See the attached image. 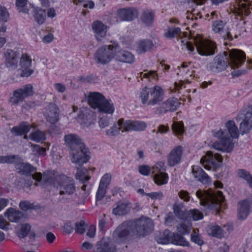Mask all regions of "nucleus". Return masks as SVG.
Here are the masks:
<instances>
[{
	"mask_svg": "<svg viewBox=\"0 0 252 252\" xmlns=\"http://www.w3.org/2000/svg\"><path fill=\"white\" fill-rule=\"evenodd\" d=\"M153 227L152 220L145 217L136 220L126 221L115 229L112 235L113 239L117 243H124L132 236L146 235Z\"/></svg>",
	"mask_w": 252,
	"mask_h": 252,
	"instance_id": "nucleus-1",
	"label": "nucleus"
},
{
	"mask_svg": "<svg viewBox=\"0 0 252 252\" xmlns=\"http://www.w3.org/2000/svg\"><path fill=\"white\" fill-rule=\"evenodd\" d=\"M245 54L241 50L232 49L224 52L222 55L217 56L214 60V67L218 71L224 70L229 65L234 70L231 72L233 76H239L246 72L245 70H241L238 68L245 60Z\"/></svg>",
	"mask_w": 252,
	"mask_h": 252,
	"instance_id": "nucleus-2",
	"label": "nucleus"
},
{
	"mask_svg": "<svg viewBox=\"0 0 252 252\" xmlns=\"http://www.w3.org/2000/svg\"><path fill=\"white\" fill-rule=\"evenodd\" d=\"M226 129H220L213 131V136L219 141L211 144V146L216 150L230 153L234 148L233 139L237 138L239 132L234 121H229L225 124Z\"/></svg>",
	"mask_w": 252,
	"mask_h": 252,
	"instance_id": "nucleus-3",
	"label": "nucleus"
},
{
	"mask_svg": "<svg viewBox=\"0 0 252 252\" xmlns=\"http://www.w3.org/2000/svg\"><path fill=\"white\" fill-rule=\"evenodd\" d=\"M187 37L183 39H180L182 45L186 47L188 50L192 52L194 50V46L192 42H194L197 52L202 56H208L213 55L215 53L216 46L215 43L209 40L204 39L200 35H198L191 39V41H189Z\"/></svg>",
	"mask_w": 252,
	"mask_h": 252,
	"instance_id": "nucleus-4",
	"label": "nucleus"
},
{
	"mask_svg": "<svg viewBox=\"0 0 252 252\" xmlns=\"http://www.w3.org/2000/svg\"><path fill=\"white\" fill-rule=\"evenodd\" d=\"M195 194L200 200V204L208 209L218 210L225 207L224 197L220 191L198 190Z\"/></svg>",
	"mask_w": 252,
	"mask_h": 252,
	"instance_id": "nucleus-5",
	"label": "nucleus"
},
{
	"mask_svg": "<svg viewBox=\"0 0 252 252\" xmlns=\"http://www.w3.org/2000/svg\"><path fill=\"white\" fill-rule=\"evenodd\" d=\"M164 94L161 87L155 85L151 88L145 87L142 88L139 92V97L143 104L153 106L163 101Z\"/></svg>",
	"mask_w": 252,
	"mask_h": 252,
	"instance_id": "nucleus-6",
	"label": "nucleus"
},
{
	"mask_svg": "<svg viewBox=\"0 0 252 252\" xmlns=\"http://www.w3.org/2000/svg\"><path fill=\"white\" fill-rule=\"evenodd\" d=\"M116 49L115 43L103 45L95 51L94 55L95 62L101 65H105L114 61Z\"/></svg>",
	"mask_w": 252,
	"mask_h": 252,
	"instance_id": "nucleus-7",
	"label": "nucleus"
},
{
	"mask_svg": "<svg viewBox=\"0 0 252 252\" xmlns=\"http://www.w3.org/2000/svg\"><path fill=\"white\" fill-rule=\"evenodd\" d=\"M54 186L59 190V194L67 197L75 191V186L73 180L64 175H60L56 178Z\"/></svg>",
	"mask_w": 252,
	"mask_h": 252,
	"instance_id": "nucleus-8",
	"label": "nucleus"
},
{
	"mask_svg": "<svg viewBox=\"0 0 252 252\" xmlns=\"http://www.w3.org/2000/svg\"><path fill=\"white\" fill-rule=\"evenodd\" d=\"M222 159L220 154L208 151L201 158L200 162L206 170L216 171L221 166Z\"/></svg>",
	"mask_w": 252,
	"mask_h": 252,
	"instance_id": "nucleus-9",
	"label": "nucleus"
},
{
	"mask_svg": "<svg viewBox=\"0 0 252 252\" xmlns=\"http://www.w3.org/2000/svg\"><path fill=\"white\" fill-rule=\"evenodd\" d=\"M15 70L20 72V76L22 77H28L33 74L34 68L32 66L31 57L27 54H22Z\"/></svg>",
	"mask_w": 252,
	"mask_h": 252,
	"instance_id": "nucleus-10",
	"label": "nucleus"
},
{
	"mask_svg": "<svg viewBox=\"0 0 252 252\" xmlns=\"http://www.w3.org/2000/svg\"><path fill=\"white\" fill-rule=\"evenodd\" d=\"M239 117L242 120L240 124V130L242 134L249 132L252 128V108L249 107L243 110L239 114Z\"/></svg>",
	"mask_w": 252,
	"mask_h": 252,
	"instance_id": "nucleus-11",
	"label": "nucleus"
},
{
	"mask_svg": "<svg viewBox=\"0 0 252 252\" xmlns=\"http://www.w3.org/2000/svg\"><path fill=\"white\" fill-rule=\"evenodd\" d=\"M163 165L162 162L158 163L151 169V172L154 174V182L158 185H164L168 182V176L164 172Z\"/></svg>",
	"mask_w": 252,
	"mask_h": 252,
	"instance_id": "nucleus-12",
	"label": "nucleus"
},
{
	"mask_svg": "<svg viewBox=\"0 0 252 252\" xmlns=\"http://www.w3.org/2000/svg\"><path fill=\"white\" fill-rule=\"evenodd\" d=\"M183 154V148L181 146L173 148L167 155V163L169 166L173 167L181 162Z\"/></svg>",
	"mask_w": 252,
	"mask_h": 252,
	"instance_id": "nucleus-13",
	"label": "nucleus"
},
{
	"mask_svg": "<svg viewBox=\"0 0 252 252\" xmlns=\"http://www.w3.org/2000/svg\"><path fill=\"white\" fill-rule=\"evenodd\" d=\"M250 0H236L235 3L230 7V11L239 15H248L250 13Z\"/></svg>",
	"mask_w": 252,
	"mask_h": 252,
	"instance_id": "nucleus-14",
	"label": "nucleus"
},
{
	"mask_svg": "<svg viewBox=\"0 0 252 252\" xmlns=\"http://www.w3.org/2000/svg\"><path fill=\"white\" fill-rule=\"evenodd\" d=\"M88 153V149L85 146L83 148L73 149L71 152V161L79 165L86 163L89 158Z\"/></svg>",
	"mask_w": 252,
	"mask_h": 252,
	"instance_id": "nucleus-15",
	"label": "nucleus"
},
{
	"mask_svg": "<svg viewBox=\"0 0 252 252\" xmlns=\"http://www.w3.org/2000/svg\"><path fill=\"white\" fill-rule=\"evenodd\" d=\"M19 52L8 49L4 53L5 64L10 69L15 70L18 67V61L20 59Z\"/></svg>",
	"mask_w": 252,
	"mask_h": 252,
	"instance_id": "nucleus-16",
	"label": "nucleus"
},
{
	"mask_svg": "<svg viewBox=\"0 0 252 252\" xmlns=\"http://www.w3.org/2000/svg\"><path fill=\"white\" fill-rule=\"evenodd\" d=\"M92 28L96 40L102 41L105 37L108 27L99 21H95L92 24Z\"/></svg>",
	"mask_w": 252,
	"mask_h": 252,
	"instance_id": "nucleus-17",
	"label": "nucleus"
},
{
	"mask_svg": "<svg viewBox=\"0 0 252 252\" xmlns=\"http://www.w3.org/2000/svg\"><path fill=\"white\" fill-rule=\"evenodd\" d=\"M190 174L192 176V179L196 180L203 184L208 185L211 182L209 176L198 165L191 166Z\"/></svg>",
	"mask_w": 252,
	"mask_h": 252,
	"instance_id": "nucleus-18",
	"label": "nucleus"
},
{
	"mask_svg": "<svg viewBox=\"0 0 252 252\" xmlns=\"http://www.w3.org/2000/svg\"><path fill=\"white\" fill-rule=\"evenodd\" d=\"M115 48L116 51L115 53L114 61L128 63L134 61V57L130 53L122 50L117 44L115 43Z\"/></svg>",
	"mask_w": 252,
	"mask_h": 252,
	"instance_id": "nucleus-19",
	"label": "nucleus"
},
{
	"mask_svg": "<svg viewBox=\"0 0 252 252\" xmlns=\"http://www.w3.org/2000/svg\"><path fill=\"white\" fill-rule=\"evenodd\" d=\"M65 144L69 146L71 150L85 147L82 140L75 134H66L64 137Z\"/></svg>",
	"mask_w": 252,
	"mask_h": 252,
	"instance_id": "nucleus-20",
	"label": "nucleus"
},
{
	"mask_svg": "<svg viewBox=\"0 0 252 252\" xmlns=\"http://www.w3.org/2000/svg\"><path fill=\"white\" fill-rule=\"evenodd\" d=\"M146 126V124L143 121L125 120L122 127L124 128L126 132H128L131 131H142Z\"/></svg>",
	"mask_w": 252,
	"mask_h": 252,
	"instance_id": "nucleus-21",
	"label": "nucleus"
},
{
	"mask_svg": "<svg viewBox=\"0 0 252 252\" xmlns=\"http://www.w3.org/2000/svg\"><path fill=\"white\" fill-rule=\"evenodd\" d=\"M88 104L94 109L97 110L105 97L97 92H90L86 95Z\"/></svg>",
	"mask_w": 252,
	"mask_h": 252,
	"instance_id": "nucleus-22",
	"label": "nucleus"
},
{
	"mask_svg": "<svg viewBox=\"0 0 252 252\" xmlns=\"http://www.w3.org/2000/svg\"><path fill=\"white\" fill-rule=\"evenodd\" d=\"M117 16L122 21H131L137 17L138 11L134 8H122L117 11Z\"/></svg>",
	"mask_w": 252,
	"mask_h": 252,
	"instance_id": "nucleus-23",
	"label": "nucleus"
},
{
	"mask_svg": "<svg viewBox=\"0 0 252 252\" xmlns=\"http://www.w3.org/2000/svg\"><path fill=\"white\" fill-rule=\"evenodd\" d=\"M59 109L54 104H50L45 111L46 120L51 124H55L59 120Z\"/></svg>",
	"mask_w": 252,
	"mask_h": 252,
	"instance_id": "nucleus-24",
	"label": "nucleus"
},
{
	"mask_svg": "<svg viewBox=\"0 0 252 252\" xmlns=\"http://www.w3.org/2000/svg\"><path fill=\"white\" fill-rule=\"evenodd\" d=\"M96 110L100 115H111L115 111V107L111 100L105 98Z\"/></svg>",
	"mask_w": 252,
	"mask_h": 252,
	"instance_id": "nucleus-25",
	"label": "nucleus"
},
{
	"mask_svg": "<svg viewBox=\"0 0 252 252\" xmlns=\"http://www.w3.org/2000/svg\"><path fill=\"white\" fill-rule=\"evenodd\" d=\"M131 207V204L129 201H120L117 207L113 209V214L116 216L124 215L129 211Z\"/></svg>",
	"mask_w": 252,
	"mask_h": 252,
	"instance_id": "nucleus-26",
	"label": "nucleus"
},
{
	"mask_svg": "<svg viewBox=\"0 0 252 252\" xmlns=\"http://www.w3.org/2000/svg\"><path fill=\"white\" fill-rule=\"evenodd\" d=\"M153 47L152 41L144 39L138 40L136 43L135 50L139 54H142L150 51Z\"/></svg>",
	"mask_w": 252,
	"mask_h": 252,
	"instance_id": "nucleus-27",
	"label": "nucleus"
},
{
	"mask_svg": "<svg viewBox=\"0 0 252 252\" xmlns=\"http://www.w3.org/2000/svg\"><path fill=\"white\" fill-rule=\"evenodd\" d=\"M124 123H125L124 119H119L116 124L106 130V134L108 136H114L118 135L121 132H126V130L122 127Z\"/></svg>",
	"mask_w": 252,
	"mask_h": 252,
	"instance_id": "nucleus-28",
	"label": "nucleus"
},
{
	"mask_svg": "<svg viewBox=\"0 0 252 252\" xmlns=\"http://www.w3.org/2000/svg\"><path fill=\"white\" fill-rule=\"evenodd\" d=\"M116 248L109 238H103L97 244L95 252H115Z\"/></svg>",
	"mask_w": 252,
	"mask_h": 252,
	"instance_id": "nucleus-29",
	"label": "nucleus"
},
{
	"mask_svg": "<svg viewBox=\"0 0 252 252\" xmlns=\"http://www.w3.org/2000/svg\"><path fill=\"white\" fill-rule=\"evenodd\" d=\"M5 216L11 222H17L24 218L23 213L12 208H8L5 212Z\"/></svg>",
	"mask_w": 252,
	"mask_h": 252,
	"instance_id": "nucleus-30",
	"label": "nucleus"
},
{
	"mask_svg": "<svg viewBox=\"0 0 252 252\" xmlns=\"http://www.w3.org/2000/svg\"><path fill=\"white\" fill-rule=\"evenodd\" d=\"M250 212L249 202L247 200L240 202L238 208V216L239 220H244L248 216Z\"/></svg>",
	"mask_w": 252,
	"mask_h": 252,
	"instance_id": "nucleus-31",
	"label": "nucleus"
},
{
	"mask_svg": "<svg viewBox=\"0 0 252 252\" xmlns=\"http://www.w3.org/2000/svg\"><path fill=\"white\" fill-rule=\"evenodd\" d=\"M178 105L179 103L176 98H170L161 104L160 107V111L166 112L169 111H175L177 109Z\"/></svg>",
	"mask_w": 252,
	"mask_h": 252,
	"instance_id": "nucleus-32",
	"label": "nucleus"
},
{
	"mask_svg": "<svg viewBox=\"0 0 252 252\" xmlns=\"http://www.w3.org/2000/svg\"><path fill=\"white\" fill-rule=\"evenodd\" d=\"M32 126L27 122L21 123L19 125L13 127L11 132L15 135H22L28 133Z\"/></svg>",
	"mask_w": 252,
	"mask_h": 252,
	"instance_id": "nucleus-33",
	"label": "nucleus"
},
{
	"mask_svg": "<svg viewBox=\"0 0 252 252\" xmlns=\"http://www.w3.org/2000/svg\"><path fill=\"white\" fill-rule=\"evenodd\" d=\"M30 5L31 12H32L35 21L39 25L42 24L46 19V12L45 10L35 7L32 4Z\"/></svg>",
	"mask_w": 252,
	"mask_h": 252,
	"instance_id": "nucleus-34",
	"label": "nucleus"
},
{
	"mask_svg": "<svg viewBox=\"0 0 252 252\" xmlns=\"http://www.w3.org/2000/svg\"><path fill=\"white\" fill-rule=\"evenodd\" d=\"M16 170L22 175L28 176L33 171V167L29 163L20 162L16 165Z\"/></svg>",
	"mask_w": 252,
	"mask_h": 252,
	"instance_id": "nucleus-35",
	"label": "nucleus"
},
{
	"mask_svg": "<svg viewBox=\"0 0 252 252\" xmlns=\"http://www.w3.org/2000/svg\"><path fill=\"white\" fill-rule=\"evenodd\" d=\"M174 233L168 230H165L159 238L158 240V243L162 244H172L174 239Z\"/></svg>",
	"mask_w": 252,
	"mask_h": 252,
	"instance_id": "nucleus-36",
	"label": "nucleus"
},
{
	"mask_svg": "<svg viewBox=\"0 0 252 252\" xmlns=\"http://www.w3.org/2000/svg\"><path fill=\"white\" fill-rule=\"evenodd\" d=\"M207 233L209 235L212 236L221 238L223 237V232H222V228L219 225H209L207 228Z\"/></svg>",
	"mask_w": 252,
	"mask_h": 252,
	"instance_id": "nucleus-37",
	"label": "nucleus"
},
{
	"mask_svg": "<svg viewBox=\"0 0 252 252\" xmlns=\"http://www.w3.org/2000/svg\"><path fill=\"white\" fill-rule=\"evenodd\" d=\"M29 139L36 142H42L46 139L45 133L40 130H35L29 135Z\"/></svg>",
	"mask_w": 252,
	"mask_h": 252,
	"instance_id": "nucleus-38",
	"label": "nucleus"
},
{
	"mask_svg": "<svg viewBox=\"0 0 252 252\" xmlns=\"http://www.w3.org/2000/svg\"><path fill=\"white\" fill-rule=\"evenodd\" d=\"M88 173L87 169L84 167H81L80 168H78L76 174V179L80 180L83 183L88 181L90 178Z\"/></svg>",
	"mask_w": 252,
	"mask_h": 252,
	"instance_id": "nucleus-39",
	"label": "nucleus"
},
{
	"mask_svg": "<svg viewBox=\"0 0 252 252\" xmlns=\"http://www.w3.org/2000/svg\"><path fill=\"white\" fill-rule=\"evenodd\" d=\"M172 244L183 247H189L190 245L189 242L184 237L179 234L175 233H174Z\"/></svg>",
	"mask_w": 252,
	"mask_h": 252,
	"instance_id": "nucleus-40",
	"label": "nucleus"
},
{
	"mask_svg": "<svg viewBox=\"0 0 252 252\" xmlns=\"http://www.w3.org/2000/svg\"><path fill=\"white\" fill-rule=\"evenodd\" d=\"M191 227V225L190 222L184 220L177 227V231L181 234H188L190 232Z\"/></svg>",
	"mask_w": 252,
	"mask_h": 252,
	"instance_id": "nucleus-41",
	"label": "nucleus"
},
{
	"mask_svg": "<svg viewBox=\"0 0 252 252\" xmlns=\"http://www.w3.org/2000/svg\"><path fill=\"white\" fill-rule=\"evenodd\" d=\"M237 175L239 178L244 179L252 188V176L249 172L244 169H239Z\"/></svg>",
	"mask_w": 252,
	"mask_h": 252,
	"instance_id": "nucleus-42",
	"label": "nucleus"
},
{
	"mask_svg": "<svg viewBox=\"0 0 252 252\" xmlns=\"http://www.w3.org/2000/svg\"><path fill=\"white\" fill-rule=\"evenodd\" d=\"M154 14L153 11L147 10L143 13L141 17V20L146 25H150L153 21Z\"/></svg>",
	"mask_w": 252,
	"mask_h": 252,
	"instance_id": "nucleus-43",
	"label": "nucleus"
},
{
	"mask_svg": "<svg viewBox=\"0 0 252 252\" xmlns=\"http://www.w3.org/2000/svg\"><path fill=\"white\" fill-rule=\"evenodd\" d=\"M25 98L23 96L18 89L14 91L12 96L10 97L9 101L13 104H17L23 101Z\"/></svg>",
	"mask_w": 252,
	"mask_h": 252,
	"instance_id": "nucleus-44",
	"label": "nucleus"
},
{
	"mask_svg": "<svg viewBox=\"0 0 252 252\" xmlns=\"http://www.w3.org/2000/svg\"><path fill=\"white\" fill-rule=\"evenodd\" d=\"M171 128L173 132L177 135H181L184 132V126L182 122H174Z\"/></svg>",
	"mask_w": 252,
	"mask_h": 252,
	"instance_id": "nucleus-45",
	"label": "nucleus"
},
{
	"mask_svg": "<svg viewBox=\"0 0 252 252\" xmlns=\"http://www.w3.org/2000/svg\"><path fill=\"white\" fill-rule=\"evenodd\" d=\"M111 116L105 115H100L98 122L100 128H104L108 127L110 123Z\"/></svg>",
	"mask_w": 252,
	"mask_h": 252,
	"instance_id": "nucleus-46",
	"label": "nucleus"
},
{
	"mask_svg": "<svg viewBox=\"0 0 252 252\" xmlns=\"http://www.w3.org/2000/svg\"><path fill=\"white\" fill-rule=\"evenodd\" d=\"M18 90L20 92L25 98L32 95L34 93L33 87L31 84L26 85L22 88L19 89Z\"/></svg>",
	"mask_w": 252,
	"mask_h": 252,
	"instance_id": "nucleus-47",
	"label": "nucleus"
},
{
	"mask_svg": "<svg viewBox=\"0 0 252 252\" xmlns=\"http://www.w3.org/2000/svg\"><path fill=\"white\" fill-rule=\"evenodd\" d=\"M16 6L20 11L23 12L25 13L29 14L31 11V7L28 9L27 7V0H17ZM30 6H31L30 5Z\"/></svg>",
	"mask_w": 252,
	"mask_h": 252,
	"instance_id": "nucleus-48",
	"label": "nucleus"
},
{
	"mask_svg": "<svg viewBox=\"0 0 252 252\" xmlns=\"http://www.w3.org/2000/svg\"><path fill=\"white\" fill-rule=\"evenodd\" d=\"M191 241L195 244L201 246L204 244V241L201 235L198 232V230H193L191 234Z\"/></svg>",
	"mask_w": 252,
	"mask_h": 252,
	"instance_id": "nucleus-49",
	"label": "nucleus"
},
{
	"mask_svg": "<svg viewBox=\"0 0 252 252\" xmlns=\"http://www.w3.org/2000/svg\"><path fill=\"white\" fill-rule=\"evenodd\" d=\"M173 210L175 215L181 219H184L185 212L183 210V205L182 204L175 203L173 206Z\"/></svg>",
	"mask_w": 252,
	"mask_h": 252,
	"instance_id": "nucleus-50",
	"label": "nucleus"
},
{
	"mask_svg": "<svg viewBox=\"0 0 252 252\" xmlns=\"http://www.w3.org/2000/svg\"><path fill=\"white\" fill-rule=\"evenodd\" d=\"M94 118L93 116L88 115L86 116L85 118L83 117L82 121L80 122L81 125L84 127H92V126L94 125Z\"/></svg>",
	"mask_w": 252,
	"mask_h": 252,
	"instance_id": "nucleus-51",
	"label": "nucleus"
},
{
	"mask_svg": "<svg viewBox=\"0 0 252 252\" xmlns=\"http://www.w3.org/2000/svg\"><path fill=\"white\" fill-rule=\"evenodd\" d=\"M188 215L194 221H197L203 218V214L196 209L190 210L188 212Z\"/></svg>",
	"mask_w": 252,
	"mask_h": 252,
	"instance_id": "nucleus-52",
	"label": "nucleus"
},
{
	"mask_svg": "<svg viewBox=\"0 0 252 252\" xmlns=\"http://www.w3.org/2000/svg\"><path fill=\"white\" fill-rule=\"evenodd\" d=\"M181 32L180 29L176 27L169 28L167 32L164 34L166 37L172 38L180 34H182Z\"/></svg>",
	"mask_w": 252,
	"mask_h": 252,
	"instance_id": "nucleus-53",
	"label": "nucleus"
},
{
	"mask_svg": "<svg viewBox=\"0 0 252 252\" xmlns=\"http://www.w3.org/2000/svg\"><path fill=\"white\" fill-rule=\"evenodd\" d=\"M140 77L141 78H145L148 79L149 81L152 80H158V75L156 71H149L146 72H142L140 73Z\"/></svg>",
	"mask_w": 252,
	"mask_h": 252,
	"instance_id": "nucleus-54",
	"label": "nucleus"
},
{
	"mask_svg": "<svg viewBox=\"0 0 252 252\" xmlns=\"http://www.w3.org/2000/svg\"><path fill=\"white\" fill-rule=\"evenodd\" d=\"M16 158V157L13 155L0 156V164H11L15 161Z\"/></svg>",
	"mask_w": 252,
	"mask_h": 252,
	"instance_id": "nucleus-55",
	"label": "nucleus"
},
{
	"mask_svg": "<svg viewBox=\"0 0 252 252\" xmlns=\"http://www.w3.org/2000/svg\"><path fill=\"white\" fill-rule=\"evenodd\" d=\"M224 26V22L221 20H215L212 24V30L216 33L220 32Z\"/></svg>",
	"mask_w": 252,
	"mask_h": 252,
	"instance_id": "nucleus-56",
	"label": "nucleus"
},
{
	"mask_svg": "<svg viewBox=\"0 0 252 252\" xmlns=\"http://www.w3.org/2000/svg\"><path fill=\"white\" fill-rule=\"evenodd\" d=\"M31 229V226L29 224H23L21 225V229L18 232V237L23 238L26 237Z\"/></svg>",
	"mask_w": 252,
	"mask_h": 252,
	"instance_id": "nucleus-57",
	"label": "nucleus"
},
{
	"mask_svg": "<svg viewBox=\"0 0 252 252\" xmlns=\"http://www.w3.org/2000/svg\"><path fill=\"white\" fill-rule=\"evenodd\" d=\"M111 180V175L109 173L105 174L101 178L99 186L107 188Z\"/></svg>",
	"mask_w": 252,
	"mask_h": 252,
	"instance_id": "nucleus-58",
	"label": "nucleus"
},
{
	"mask_svg": "<svg viewBox=\"0 0 252 252\" xmlns=\"http://www.w3.org/2000/svg\"><path fill=\"white\" fill-rule=\"evenodd\" d=\"M32 151L35 154L40 156H45L46 155V149L40 147L37 145H32Z\"/></svg>",
	"mask_w": 252,
	"mask_h": 252,
	"instance_id": "nucleus-59",
	"label": "nucleus"
},
{
	"mask_svg": "<svg viewBox=\"0 0 252 252\" xmlns=\"http://www.w3.org/2000/svg\"><path fill=\"white\" fill-rule=\"evenodd\" d=\"M9 18V14L7 9L2 6H0V21L7 22Z\"/></svg>",
	"mask_w": 252,
	"mask_h": 252,
	"instance_id": "nucleus-60",
	"label": "nucleus"
},
{
	"mask_svg": "<svg viewBox=\"0 0 252 252\" xmlns=\"http://www.w3.org/2000/svg\"><path fill=\"white\" fill-rule=\"evenodd\" d=\"M106 188L101 187L99 185L98 189L96 194V198L97 201L101 200L103 198L104 194L106 193Z\"/></svg>",
	"mask_w": 252,
	"mask_h": 252,
	"instance_id": "nucleus-61",
	"label": "nucleus"
},
{
	"mask_svg": "<svg viewBox=\"0 0 252 252\" xmlns=\"http://www.w3.org/2000/svg\"><path fill=\"white\" fill-rule=\"evenodd\" d=\"M19 207L24 211H28L32 208V205L29 201L23 200L20 202Z\"/></svg>",
	"mask_w": 252,
	"mask_h": 252,
	"instance_id": "nucleus-62",
	"label": "nucleus"
},
{
	"mask_svg": "<svg viewBox=\"0 0 252 252\" xmlns=\"http://www.w3.org/2000/svg\"><path fill=\"white\" fill-rule=\"evenodd\" d=\"M146 195L150 197L152 200L161 199L163 197V193L160 192H153L145 194Z\"/></svg>",
	"mask_w": 252,
	"mask_h": 252,
	"instance_id": "nucleus-63",
	"label": "nucleus"
},
{
	"mask_svg": "<svg viewBox=\"0 0 252 252\" xmlns=\"http://www.w3.org/2000/svg\"><path fill=\"white\" fill-rule=\"evenodd\" d=\"M85 223L83 221H80L75 224V230L78 233L82 234L85 231Z\"/></svg>",
	"mask_w": 252,
	"mask_h": 252,
	"instance_id": "nucleus-64",
	"label": "nucleus"
}]
</instances>
